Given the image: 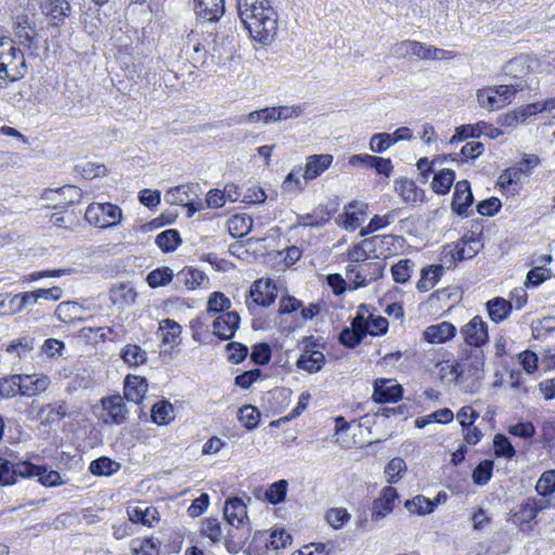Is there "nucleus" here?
<instances>
[{
	"label": "nucleus",
	"instance_id": "1",
	"mask_svg": "<svg viewBox=\"0 0 555 555\" xmlns=\"http://www.w3.org/2000/svg\"><path fill=\"white\" fill-rule=\"evenodd\" d=\"M36 31L27 21L14 28V39L0 31V95L11 105L22 108L30 99V86L23 81L27 74L25 52L38 49Z\"/></svg>",
	"mask_w": 555,
	"mask_h": 555
},
{
	"label": "nucleus",
	"instance_id": "2",
	"mask_svg": "<svg viewBox=\"0 0 555 555\" xmlns=\"http://www.w3.org/2000/svg\"><path fill=\"white\" fill-rule=\"evenodd\" d=\"M238 16L250 37L269 44L278 34V14L269 0H237Z\"/></svg>",
	"mask_w": 555,
	"mask_h": 555
},
{
	"label": "nucleus",
	"instance_id": "3",
	"mask_svg": "<svg viewBox=\"0 0 555 555\" xmlns=\"http://www.w3.org/2000/svg\"><path fill=\"white\" fill-rule=\"evenodd\" d=\"M223 516L230 526L227 532L225 547L230 553H237L251 533L247 516V506L241 498H229L223 507Z\"/></svg>",
	"mask_w": 555,
	"mask_h": 555
},
{
	"label": "nucleus",
	"instance_id": "4",
	"mask_svg": "<svg viewBox=\"0 0 555 555\" xmlns=\"http://www.w3.org/2000/svg\"><path fill=\"white\" fill-rule=\"evenodd\" d=\"M519 90H521L519 85L485 87L477 91V101L480 107L487 111L500 109L509 104Z\"/></svg>",
	"mask_w": 555,
	"mask_h": 555
},
{
	"label": "nucleus",
	"instance_id": "5",
	"mask_svg": "<svg viewBox=\"0 0 555 555\" xmlns=\"http://www.w3.org/2000/svg\"><path fill=\"white\" fill-rule=\"evenodd\" d=\"M392 54L398 59L415 55L421 60H447L454 57L452 51L427 46L415 40H403L393 44Z\"/></svg>",
	"mask_w": 555,
	"mask_h": 555
},
{
	"label": "nucleus",
	"instance_id": "6",
	"mask_svg": "<svg viewBox=\"0 0 555 555\" xmlns=\"http://www.w3.org/2000/svg\"><path fill=\"white\" fill-rule=\"evenodd\" d=\"M384 264L370 260L365 263H349L346 267V278L351 289L365 287L383 276Z\"/></svg>",
	"mask_w": 555,
	"mask_h": 555
},
{
	"label": "nucleus",
	"instance_id": "7",
	"mask_svg": "<svg viewBox=\"0 0 555 555\" xmlns=\"http://www.w3.org/2000/svg\"><path fill=\"white\" fill-rule=\"evenodd\" d=\"M446 369L450 370V375L455 380H459L466 371L470 376L480 378L485 370V353L481 348H474L461 362L442 363L440 371L443 372Z\"/></svg>",
	"mask_w": 555,
	"mask_h": 555
},
{
	"label": "nucleus",
	"instance_id": "8",
	"mask_svg": "<svg viewBox=\"0 0 555 555\" xmlns=\"http://www.w3.org/2000/svg\"><path fill=\"white\" fill-rule=\"evenodd\" d=\"M278 296V288L273 280L259 279L253 282L246 296L245 304L250 313H255L258 307L271 306Z\"/></svg>",
	"mask_w": 555,
	"mask_h": 555
},
{
	"label": "nucleus",
	"instance_id": "9",
	"mask_svg": "<svg viewBox=\"0 0 555 555\" xmlns=\"http://www.w3.org/2000/svg\"><path fill=\"white\" fill-rule=\"evenodd\" d=\"M86 220L101 229L111 228L120 223L121 208L112 203H92L85 212Z\"/></svg>",
	"mask_w": 555,
	"mask_h": 555
},
{
	"label": "nucleus",
	"instance_id": "10",
	"mask_svg": "<svg viewBox=\"0 0 555 555\" xmlns=\"http://www.w3.org/2000/svg\"><path fill=\"white\" fill-rule=\"evenodd\" d=\"M165 201L170 205L186 207L188 218L193 217L203 207L202 201L197 198L194 186L191 184H181L169 189L165 194Z\"/></svg>",
	"mask_w": 555,
	"mask_h": 555
},
{
	"label": "nucleus",
	"instance_id": "11",
	"mask_svg": "<svg viewBox=\"0 0 555 555\" xmlns=\"http://www.w3.org/2000/svg\"><path fill=\"white\" fill-rule=\"evenodd\" d=\"M460 336L467 346L482 348L489 341L488 323L480 315H475L461 326Z\"/></svg>",
	"mask_w": 555,
	"mask_h": 555
},
{
	"label": "nucleus",
	"instance_id": "12",
	"mask_svg": "<svg viewBox=\"0 0 555 555\" xmlns=\"http://www.w3.org/2000/svg\"><path fill=\"white\" fill-rule=\"evenodd\" d=\"M82 192L75 185H64L55 190H46L41 199L48 207L65 208L68 205L80 202Z\"/></svg>",
	"mask_w": 555,
	"mask_h": 555
},
{
	"label": "nucleus",
	"instance_id": "13",
	"mask_svg": "<svg viewBox=\"0 0 555 555\" xmlns=\"http://www.w3.org/2000/svg\"><path fill=\"white\" fill-rule=\"evenodd\" d=\"M367 205L363 202L352 201L345 206L344 211L336 218V223L346 231H354L363 221Z\"/></svg>",
	"mask_w": 555,
	"mask_h": 555
},
{
	"label": "nucleus",
	"instance_id": "14",
	"mask_svg": "<svg viewBox=\"0 0 555 555\" xmlns=\"http://www.w3.org/2000/svg\"><path fill=\"white\" fill-rule=\"evenodd\" d=\"M29 461L12 463L9 460L0 459V486H12L20 478H29Z\"/></svg>",
	"mask_w": 555,
	"mask_h": 555
},
{
	"label": "nucleus",
	"instance_id": "15",
	"mask_svg": "<svg viewBox=\"0 0 555 555\" xmlns=\"http://www.w3.org/2000/svg\"><path fill=\"white\" fill-rule=\"evenodd\" d=\"M127 514L132 524H141L149 528H153L160 520L157 508L144 502L128 505Z\"/></svg>",
	"mask_w": 555,
	"mask_h": 555
},
{
	"label": "nucleus",
	"instance_id": "16",
	"mask_svg": "<svg viewBox=\"0 0 555 555\" xmlns=\"http://www.w3.org/2000/svg\"><path fill=\"white\" fill-rule=\"evenodd\" d=\"M366 309L365 305H361L359 311L351 322V327L344 328L339 334V341L349 348L358 346L362 339L366 336L364 327V313L362 310Z\"/></svg>",
	"mask_w": 555,
	"mask_h": 555
},
{
	"label": "nucleus",
	"instance_id": "17",
	"mask_svg": "<svg viewBox=\"0 0 555 555\" xmlns=\"http://www.w3.org/2000/svg\"><path fill=\"white\" fill-rule=\"evenodd\" d=\"M398 500V491L391 486L385 487L373 502L372 518L374 520L385 518L393 511Z\"/></svg>",
	"mask_w": 555,
	"mask_h": 555
},
{
	"label": "nucleus",
	"instance_id": "18",
	"mask_svg": "<svg viewBox=\"0 0 555 555\" xmlns=\"http://www.w3.org/2000/svg\"><path fill=\"white\" fill-rule=\"evenodd\" d=\"M240 321L237 312L221 313L212 321V333L222 340L231 339L240 327Z\"/></svg>",
	"mask_w": 555,
	"mask_h": 555
},
{
	"label": "nucleus",
	"instance_id": "19",
	"mask_svg": "<svg viewBox=\"0 0 555 555\" xmlns=\"http://www.w3.org/2000/svg\"><path fill=\"white\" fill-rule=\"evenodd\" d=\"M21 397H35L44 392L50 384V377L42 373L20 374Z\"/></svg>",
	"mask_w": 555,
	"mask_h": 555
},
{
	"label": "nucleus",
	"instance_id": "20",
	"mask_svg": "<svg viewBox=\"0 0 555 555\" xmlns=\"http://www.w3.org/2000/svg\"><path fill=\"white\" fill-rule=\"evenodd\" d=\"M474 202L470 184L467 180H461L455 184L452 198V210L461 216L468 217L469 208Z\"/></svg>",
	"mask_w": 555,
	"mask_h": 555
},
{
	"label": "nucleus",
	"instance_id": "21",
	"mask_svg": "<svg viewBox=\"0 0 555 555\" xmlns=\"http://www.w3.org/2000/svg\"><path fill=\"white\" fill-rule=\"evenodd\" d=\"M104 410V423L122 424L127 418V409L120 396H112L102 399Z\"/></svg>",
	"mask_w": 555,
	"mask_h": 555
},
{
	"label": "nucleus",
	"instance_id": "22",
	"mask_svg": "<svg viewBox=\"0 0 555 555\" xmlns=\"http://www.w3.org/2000/svg\"><path fill=\"white\" fill-rule=\"evenodd\" d=\"M402 397V387L390 379H377L374 383L373 399L379 403L397 402Z\"/></svg>",
	"mask_w": 555,
	"mask_h": 555
},
{
	"label": "nucleus",
	"instance_id": "23",
	"mask_svg": "<svg viewBox=\"0 0 555 555\" xmlns=\"http://www.w3.org/2000/svg\"><path fill=\"white\" fill-rule=\"evenodd\" d=\"M456 334V327L450 322L442 321L431 324L423 332V338L429 344H444Z\"/></svg>",
	"mask_w": 555,
	"mask_h": 555
},
{
	"label": "nucleus",
	"instance_id": "24",
	"mask_svg": "<svg viewBox=\"0 0 555 555\" xmlns=\"http://www.w3.org/2000/svg\"><path fill=\"white\" fill-rule=\"evenodd\" d=\"M194 11L204 22H216L224 14V0H194Z\"/></svg>",
	"mask_w": 555,
	"mask_h": 555
},
{
	"label": "nucleus",
	"instance_id": "25",
	"mask_svg": "<svg viewBox=\"0 0 555 555\" xmlns=\"http://www.w3.org/2000/svg\"><path fill=\"white\" fill-rule=\"evenodd\" d=\"M40 9L44 15L51 18L53 25L63 24L72 11L67 0H41Z\"/></svg>",
	"mask_w": 555,
	"mask_h": 555
},
{
	"label": "nucleus",
	"instance_id": "26",
	"mask_svg": "<svg viewBox=\"0 0 555 555\" xmlns=\"http://www.w3.org/2000/svg\"><path fill=\"white\" fill-rule=\"evenodd\" d=\"M333 163V155L331 154H315L307 158L305 166L304 180L309 181L321 176L330 168Z\"/></svg>",
	"mask_w": 555,
	"mask_h": 555
},
{
	"label": "nucleus",
	"instance_id": "27",
	"mask_svg": "<svg viewBox=\"0 0 555 555\" xmlns=\"http://www.w3.org/2000/svg\"><path fill=\"white\" fill-rule=\"evenodd\" d=\"M67 403L64 400L44 404L38 411V417L42 424H57L67 415Z\"/></svg>",
	"mask_w": 555,
	"mask_h": 555
},
{
	"label": "nucleus",
	"instance_id": "28",
	"mask_svg": "<svg viewBox=\"0 0 555 555\" xmlns=\"http://www.w3.org/2000/svg\"><path fill=\"white\" fill-rule=\"evenodd\" d=\"M149 385L144 377L128 375L125 379L124 396L128 401L139 403L145 396Z\"/></svg>",
	"mask_w": 555,
	"mask_h": 555
},
{
	"label": "nucleus",
	"instance_id": "29",
	"mask_svg": "<svg viewBox=\"0 0 555 555\" xmlns=\"http://www.w3.org/2000/svg\"><path fill=\"white\" fill-rule=\"evenodd\" d=\"M38 477V481L44 487H57L66 483L57 470L50 469L47 465L30 463L29 478Z\"/></svg>",
	"mask_w": 555,
	"mask_h": 555
},
{
	"label": "nucleus",
	"instance_id": "30",
	"mask_svg": "<svg viewBox=\"0 0 555 555\" xmlns=\"http://www.w3.org/2000/svg\"><path fill=\"white\" fill-rule=\"evenodd\" d=\"M486 309L490 320L499 324L509 317L513 304L503 297H494L487 301Z\"/></svg>",
	"mask_w": 555,
	"mask_h": 555
},
{
	"label": "nucleus",
	"instance_id": "31",
	"mask_svg": "<svg viewBox=\"0 0 555 555\" xmlns=\"http://www.w3.org/2000/svg\"><path fill=\"white\" fill-rule=\"evenodd\" d=\"M325 363V357L322 351L309 349L308 345L297 360V366L308 373L319 372Z\"/></svg>",
	"mask_w": 555,
	"mask_h": 555
},
{
	"label": "nucleus",
	"instance_id": "32",
	"mask_svg": "<svg viewBox=\"0 0 555 555\" xmlns=\"http://www.w3.org/2000/svg\"><path fill=\"white\" fill-rule=\"evenodd\" d=\"M541 264L534 266L527 273L525 285L527 287L533 286L537 287L546 280L551 279L553 275L552 269L547 267L552 262V256H544L541 260Z\"/></svg>",
	"mask_w": 555,
	"mask_h": 555
},
{
	"label": "nucleus",
	"instance_id": "33",
	"mask_svg": "<svg viewBox=\"0 0 555 555\" xmlns=\"http://www.w3.org/2000/svg\"><path fill=\"white\" fill-rule=\"evenodd\" d=\"M181 332L182 327L178 322L171 319L159 321L157 334L164 345L171 347L179 345Z\"/></svg>",
	"mask_w": 555,
	"mask_h": 555
},
{
	"label": "nucleus",
	"instance_id": "34",
	"mask_svg": "<svg viewBox=\"0 0 555 555\" xmlns=\"http://www.w3.org/2000/svg\"><path fill=\"white\" fill-rule=\"evenodd\" d=\"M85 311L80 307V304L76 301H64L61 302L55 310L57 319L64 323L75 324L83 322Z\"/></svg>",
	"mask_w": 555,
	"mask_h": 555
},
{
	"label": "nucleus",
	"instance_id": "35",
	"mask_svg": "<svg viewBox=\"0 0 555 555\" xmlns=\"http://www.w3.org/2000/svg\"><path fill=\"white\" fill-rule=\"evenodd\" d=\"M442 264L426 266L421 270V278L416 284V288L421 293L430 291L441 279L443 274Z\"/></svg>",
	"mask_w": 555,
	"mask_h": 555
},
{
	"label": "nucleus",
	"instance_id": "36",
	"mask_svg": "<svg viewBox=\"0 0 555 555\" xmlns=\"http://www.w3.org/2000/svg\"><path fill=\"white\" fill-rule=\"evenodd\" d=\"M177 281L183 284L188 289L193 291L203 286L205 282H208V278L198 269L185 267L178 272Z\"/></svg>",
	"mask_w": 555,
	"mask_h": 555
},
{
	"label": "nucleus",
	"instance_id": "37",
	"mask_svg": "<svg viewBox=\"0 0 555 555\" xmlns=\"http://www.w3.org/2000/svg\"><path fill=\"white\" fill-rule=\"evenodd\" d=\"M321 312V305L318 302H311L307 307L301 306L299 315L295 317L292 324L287 326H281L282 332L291 333L296 328L302 327L309 320H312Z\"/></svg>",
	"mask_w": 555,
	"mask_h": 555
},
{
	"label": "nucleus",
	"instance_id": "38",
	"mask_svg": "<svg viewBox=\"0 0 555 555\" xmlns=\"http://www.w3.org/2000/svg\"><path fill=\"white\" fill-rule=\"evenodd\" d=\"M332 218V212L326 207H319L311 214L299 215L298 224L304 227L320 228L326 224Z\"/></svg>",
	"mask_w": 555,
	"mask_h": 555
},
{
	"label": "nucleus",
	"instance_id": "39",
	"mask_svg": "<svg viewBox=\"0 0 555 555\" xmlns=\"http://www.w3.org/2000/svg\"><path fill=\"white\" fill-rule=\"evenodd\" d=\"M253 218L246 214L234 215L228 221V230L234 237H242L250 232Z\"/></svg>",
	"mask_w": 555,
	"mask_h": 555
},
{
	"label": "nucleus",
	"instance_id": "40",
	"mask_svg": "<svg viewBox=\"0 0 555 555\" xmlns=\"http://www.w3.org/2000/svg\"><path fill=\"white\" fill-rule=\"evenodd\" d=\"M120 469V464L106 456H101L92 461L89 465V472L94 476H112Z\"/></svg>",
	"mask_w": 555,
	"mask_h": 555
},
{
	"label": "nucleus",
	"instance_id": "41",
	"mask_svg": "<svg viewBox=\"0 0 555 555\" xmlns=\"http://www.w3.org/2000/svg\"><path fill=\"white\" fill-rule=\"evenodd\" d=\"M152 421L157 425H167L175 418L173 405L168 401L156 402L151 411Z\"/></svg>",
	"mask_w": 555,
	"mask_h": 555
},
{
	"label": "nucleus",
	"instance_id": "42",
	"mask_svg": "<svg viewBox=\"0 0 555 555\" xmlns=\"http://www.w3.org/2000/svg\"><path fill=\"white\" fill-rule=\"evenodd\" d=\"M271 551L270 532L256 531L247 546L249 555H263Z\"/></svg>",
	"mask_w": 555,
	"mask_h": 555
},
{
	"label": "nucleus",
	"instance_id": "43",
	"mask_svg": "<svg viewBox=\"0 0 555 555\" xmlns=\"http://www.w3.org/2000/svg\"><path fill=\"white\" fill-rule=\"evenodd\" d=\"M415 263L411 259H400L392 264L390 272L393 281L399 284H405L410 281L414 271Z\"/></svg>",
	"mask_w": 555,
	"mask_h": 555
},
{
	"label": "nucleus",
	"instance_id": "44",
	"mask_svg": "<svg viewBox=\"0 0 555 555\" xmlns=\"http://www.w3.org/2000/svg\"><path fill=\"white\" fill-rule=\"evenodd\" d=\"M175 274L169 267H159L152 270L146 276V283L152 288L167 286L173 279Z\"/></svg>",
	"mask_w": 555,
	"mask_h": 555
},
{
	"label": "nucleus",
	"instance_id": "45",
	"mask_svg": "<svg viewBox=\"0 0 555 555\" xmlns=\"http://www.w3.org/2000/svg\"><path fill=\"white\" fill-rule=\"evenodd\" d=\"M109 298L115 306H118V308H124L134 304L137 293L127 285H120L111 291Z\"/></svg>",
	"mask_w": 555,
	"mask_h": 555
},
{
	"label": "nucleus",
	"instance_id": "46",
	"mask_svg": "<svg viewBox=\"0 0 555 555\" xmlns=\"http://www.w3.org/2000/svg\"><path fill=\"white\" fill-rule=\"evenodd\" d=\"M453 417H454L453 412L448 408H443V409L437 410L428 415L416 418L415 426L417 428H424L425 426H427L431 423L448 424L453 421Z\"/></svg>",
	"mask_w": 555,
	"mask_h": 555
},
{
	"label": "nucleus",
	"instance_id": "47",
	"mask_svg": "<svg viewBox=\"0 0 555 555\" xmlns=\"http://www.w3.org/2000/svg\"><path fill=\"white\" fill-rule=\"evenodd\" d=\"M155 242L164 253H171L181 243L180 233L175 229L165 230L156 236Z\"/></svg>",
	"mask_w": 555,
	"mask_h": 555
},
{
	"label": "nucleus",
	"instance_id": "48",
	"mask_svg": "<svg viewBox=\"0 0 555 555\" xmlns=\"http://www.w3.org/2000/svg\"><path fill=\"white\" fill-rule=\"evenodd\" d=\"M374 251L371 246V241L367 238L363 240L361 243L354 244L347 251V258L350 263H365L370 262L369 254Z\"/></svg>",
	"mask_w": 555,
	"mask_h": 555
},
{
	"label": "nucleus",
	"instance_id": "49",
	"mask_svg": "<svg viewBox=\"0 0 555 555\" xmlns=\"http://www.w3.org/2000/svg\"><path fill=\"white\" fill-rule=\"evenodd\" d=\"M455 179V172L452 169H442L434 176L431 188L438 194H447L450 191Z\"/></svg>",
	"mask_w": 555,
	"mask_h": 555
},
{
	"label": "nucleus",
	"instance_id": "50",
	"mask_svg": "<svg viewBox=\"0 0 555 555\" xmlns=\"http://www.w3.org/2000/svg\"><path fill=\"white\" fill-rule=\"evenodd\" d=\"M362 326L364 327L365 335L378 336L388 331L389 322L382 315L371 313L367 318L364 315V324Z\"/></svg>",
	"mask_w": 555,
	"mask_h": 555
},
{
	"label": "nucleus",
	"instance_id": "51",
	"mask_svg": "<svg viewBox=\"0 0 555 555\" xmlns=\"http://www.w3.org/2000/svg\"><path fill=\"white\" fill-rule=\"evenodd\" d=\"M20 374H13L0 378V397L12 399L21 396Z\"/></svg>",
	"mask_w": 555,
	"mask_h": 555
},
{
	"label": "nucleus",
	"instance_id": "52",
	"mask_svg": "<svg viewBox=\"0 0 555 555\" xmlns=\"http://www.w3.org/2000/svg\"><path fill=\"white\" fill-rule=\"evenodd\" d=\"M121 358L128 365H140L146 362L147 354L140 346L128 344L121 350Z\"/></svg>",
	"mask_w": 555,
	"mask_h": 555
},
{
	"label": "nucleus",
	"instance_id": "53",
	"mask_svg": "<svg viewBox=\"0 0 555 555\" xmlns=\"http://www.w3.org/2000/svg\"><path fill=\"white\" fill-rule=\"evenodd\" d=\"M35 339L29 335L21 336L12 340L8 347V353H16L18 358H26L28 353L34 349Z\"/></svg>",
	"mask_w": 555,
	"mask_h": 555
},
{
	"label": "nucleus",
	"instance_id": "54",
	"mask_svg": "<svg viewBox=\"0 0 555 555\" xmlns=\"http://www.w3.org/2000/svg\"><path fill=\"white\" fill-rule=\"evenodd\" d=\"M406 463L401 457L391 459L385 466L384 474L389 483H397L406 472Z\"/></svg>",
	"mask_w": 555,
	"mask_h": 555
},
{
	"label": "nucleus",
	"instance_id": "55",
	"mask_svg": "<svg viewBox=\"0 0 555 555\" xmlns=\"http://www.w3.org/2000/svg\"><path fill=\"white\" fill-rule=\"evenodd\" d=\"M404 506L412 514L427 515L434 512L436 504L424 495H416L408 500Z\"/></svg>",
	"mask_w": 555,
	"mask_h": 555
},
{
	"label": "nucleus",
	"instance_id": "56",
	"mask_svg": "<svg viewBox=\"0 0 555 555\" xmlns=\"http://www.w3.org/2000/svg\"><path fill=\"white\" fill-rule=\"evenodd\" d=\"M231 308L230 299L221 292L210 294L207 301V313H224Z\"/></svg>",
	"mask_w": 555,
	"mask_h": 555
},
{
	"label": "nucleus",
	"instance_id": "57",
	"mask_svg": "<svg viewBox=\"0 0 555 555\" xmlns=\"http://www.w3.org/2000/svg\"><path fill=\"white\" fill-rule=\"evenodd\" d=\"M493 462L490 460L481 461L473 470V482L477 486H485L492 477Z\"/></svg>",
	"mask_w": 555,
	"mask_h": 555
},
{
	"label": "nucleus",
	"instance_id": "58",
	"mask_svg": "<svg viewBox=\"0 0 555 555\" xmlns=\"http://www.w3.org/2000/svg\"><path fill=\"white\" fill-rule=\"evenodd\" d=\"M275 122L300 117L306 111V104L274 106Z\"/></svg>",
	"mask_w": 555,
	"mask_h": 555
},
{
	"label": "nucleus",
	"instance_id": "59",
	"mask_svg": "<svg viewBox=\"0 0 555 555\" xmlns=\"http://www.w3.org/2000/svg\"><path fill=\"white\" fill-rule=\"evenodd\" d=\"M202 533L215 543L222 540L225 541L227 539V534L223 533L220 521L216 518L206 519L203 525Z\"/></svg>",
	"mask_w": 555,
	"mask_h": 555
},
{
	"label": "nucleus",
	"instance_id": "60",
	"mask_svg": "<svg viewBox=\"0 0 555 555\" xmlns=\"http://www.w3.org/2000/svg\"><path fill=\"white\" fill-rule=\"evenodd\" d=\"M238 420L246 429L251 430L258 426L260 412L253 405H245L238 410Z\"/></svg>",
	"mask_w": 555,
	"mask_h": 555
},
{
	"label": "nucleus",
	"instance_id": "61",
	"mask_svg": "<svg viewBox=\"0 0 555 555\" xmlns=\"http://www.w3.org/2000/svg\"><path fill=\"white\" fill-rule=\"evenodd\" d=\"M287 481L281 479L276 482H273L264 493L266 499L271 504H279L285 500L286 491H287Z\"/></svg>",
	"mask_w": 555,
	"mask_h": 555
},
{
	"label": "nucleus",
	"instance_id": "62",
	"mask_svg": "<svg viewBox=\"0 0 555 555\" xmlns=\"http://www.w3.org/2000/svg\"><path fill=\"white\" fill-rule=\"evenodd\" d=\"M350 514L345 507H334L327 511L326 520L328 525L337 530L350 520Z\"/></svg>",
	"mask_w": 555,
	"mask_h": 555
},
{
	"label": "nucleus",
	"instance_id": "63",
	"mask_svg": "<svg viewBox=\"0 0 555 555\" xmlns=\"http://www.w3.org/2000/svg\"><path fill=\"white\" fill-rule=\"evenodd\" d=\"M535 490L540 495L546 496L555 492V469L544 472L539 478Z\"/></svg>",
	"mask_w": 555,
	"mask_h": 555
},
{
	"label": "nucleus",
	"instance_id": "64",
	"mask_svg": "<svg viewBox=\"0 0 555 555\" xmlns=\"http://www.w3.org/2000/svg\"><path fill=\"white\" fill-rule=\"evenodd\" d=\"M131 551L133 555H157V544L152 538L137 539L131 542Z\"/></svg>",
	"mask_w": 555,
	"mask_h": 555
}]
</instances>
